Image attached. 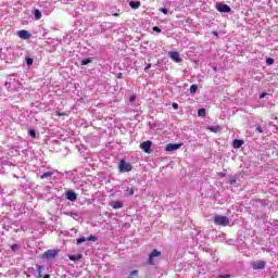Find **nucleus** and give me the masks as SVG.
Listing matches in <instances>:
<instances>
[{
	"label": "nucleus",
	"instance_id": "37",
	"mask_svg": "<svg viewBox=\"0 0 278 278\" xmlns=\"http://www.w3.org/2000/svg\"><path fill=\"white\" fill-rule=\"evenodd\" d=\"M149 68H151V63H149V64L144 67V71H149Z\"/></svg>",
	"mask_w": 278,
	"mask_h": 278
},
{
	"label": "nucleus",
	"instance_id": "4",
	"mask_svg": "<svg viewBox=\"0 0 278 278\" xmlns=\"http://www.w3.org/2000/svg\"><path fill=\"white\" fill-rule=\"evenodd\" d=\"M160 255H162V252L159 251V250H153L150 255H149V258H148V264H150V266H155V257H160Z\"/></svg>",
	"mask_w": 278,
	"mask_h": 278
},
{
	"label": "nucleus",
	"instance_id": "41",
	"mask_svg": "<svg viewBox=\"0 0 278 278\" xmlns=\"http://www.w3.org/2000/svg\"><path fill=\"white\" fill-rule=\"evenodd\" d=\"M73 215H74V216H77V213H71V216H73Z\"/></svg>",
	"mask_w": 278,
	"mask_h": 278
},
{
	"label": "nucleus",
	"instance_id": "14",
	"mask_svg": "<svg viewBox=\"0 0 278 278\" xmlns=\"http://www.w3.org/2000/svg\"><path fill=\"white\" fill-rule=\"evenodd\" d=\"M37 278H42V274L45 273V266L42 265H37Z\"/></svg>",
	"mask_w": 278,
	"mask_h": 278
},
{
	"label": "nucleus",
	"instance_id": "40",
	"mask_svg": "<svg viewBox=\"0 0 278 278\" xmlns=\"http://www.w3.org/2000/svg\"><path fill=\"white\" fill-rule=\"evenodd\" d=\"M43 278H51L49 274L45 275Z\"/></svg>",
	"mask_w": 278,
	"mask_h": 278
},
{
	"label": "nucleus",
	"instance_id": "20",
	"mask_svg": "<svg viewBox=\"0 0 278 278\" xmlns=\"http://www.w3.org/2000/svg\"><path fill=\"white\" fill-rule=\"evenodd\" d=\"M189 90H190V94H195L197 90H199V86L191 85Z\"/></svg>",
	"mask_w": 278,
	"mask_h": 278
},
{
	"label": "nucleus",
	"instance_id": "11",
	"mask_svg": "<svg viewBox=\"0 0 278 278\" xmlns=\"http://www.w3.org/2000/svg\"><path fill=\"white\" fill-rule=\"evenodd\" d=\"M169 56L174 62H177V63L181 62V56H179V52L177 51L169 52Z\"/></svg>",
	"mask_w": 278,
	"mask_h": 278
},
{
	"label": "nucleus",
	"instance_id": "13",
	"mask_svg": "<svg viewBox=\"0 0 278 278\" xmlns=\"http://www.w3.org/2000/svg\"><path fill=\"white\" fill-rule=\"evenodd\" d=\"M218 12H231V8L227 4H222L217 7Z\"/></svg>",
	"mask_w": 278,
	"mask_h": 278
},
{
	"label": "nucleus",
	"instance_id": "28",
	"mask_svg": "<svg viewBox=\"0 0 278 278\" xmlns=\"http://www.w3.org/2000/svg\"><path fill=\"white\" fill-rule=\"evenodd\" d=\"M152 29H153V31H156L157 34H160L162 31V28H160L157 26H154Z\"/></svg>",
	"mask_w": 278,
	"mask_h": 278
},
{
	"label": "nucleus",
	"instance_id": "33",
	"mask_svg": "<svg viewBox=\"0 0 278 278\" xmlns=\"http://www.w3.org/2000/svg\"><path fill=\"white\" fill-rule=\"evenodd\" d=\"M85 240H86V238H84V237L83 238H78L77 239V244H81Z\"/></svg>",
	"mask_w": 278,
	"mask_h": 278
},
{
	"label": "nucleus",
	"instance_id": "16",
	"mask_svg": "<svg viewBox=\"0 0 278 278\" xmlns=\"http://www.w3.org/2000/svg\"><path fill=\"white\" fill-rule=\"evenodd\" d=\"M207 129L213 134H218V131H220V126H210Z\"/></svg>",
	"mask_w": 278,
	"mask_h": 278
},
{
	"label": "nucleus",
	"instance_id": "17",
	"mask_svg": "<svg viewBox=\"0 0 278 278\" xmlns=\"http://www.w3.org/2000/svg\"><path fill=\"white\" fill-rule=\"evenodd\" d=\"M34 15H35L36 21H40V18H42V13L38 9H36L34 11Z\"/></svg>",
	"mask_w": 278,
	"mask_h": 278
},
{
	"label": "nucleus",
	"instance_id": "1",
	"mask_svg": "<svg viewBox=\"0 0 278 278\" xmlns=\"http://www.w3.org/2000/svg\"><path fill=\"white\" fill-rule=\"evenodd\" d=\"M214 223L220 227H227L229 225V217L217 215L214 217Z\"/></svg>",
	"mask_w": 278,
	"mask_h": 278
},
{
	"label": "nucleus",
	"instance_id": "43",
	"mask_svg": "<svg viewBox=\"0 0 278 278\" xmlns=\"http://www.w3.org/2000/svg\"><path fill=\"white\" fill-rule=\"evenodd\" d=\"M114 16H118V13H115Z\"/></svg>",
	"mask_w": 278,
	"mask_h": 278
},
{
	"label": "nucleus",
	"instance_id": "39",
	"mask_svg": "<svg viewBox=\"0 0 278 278\" xmlns=\"http://www.w3.org/2000/svg\"><path fill=\"white\" fill-rule=\"evenodd\" d=\"M225 173H219V177H225Z\"/></svg>",
	"mask_w": 278,
	"mask_h": 278
},
{
	"label": "nucleus",
	"instance_id": "8",
	"mask_svg": "<svg viewBox=\"0 0 278 278\" xmlns=\"http://www.w3.org/2000/svg\"><path fill=\"white\" fill-rule=\"evenodd\" d=\"M17 36L22 38V40H29V38H31V34L25 29L17 31Z\"/></svg>",
	"mask_w": 278,
	"mask_h": 278
},
{
	"label": "nucleus",
	"instance_id": "45",
	"mask_svg": "<svg viewBox=\"0 0 278 278\" xmlns=\"http://www.w3.org/2000/svg\"><path fill=\"white\" fill-rule=\"evenodd\" d=\"M13 249H16V245H13Z\"/></svg>",
	"mask_w": 278,
	"mask_h": 278
},
{
	"label": "nucleus",
	"instance_id": "30",
	"mask_svg": "<svg viewBox=\"0 0 278 278\" xmlns=\"http://www.w3.org/2000/svg\"><path fill=\"white\" fill-rule=\"evenodd\" d=\"M29 134H30L31 138H36V130L30 129V130H29Z\"/></svg>",
	"mask_w": 278,
	"mask_h": 278
},
{
	"label": "nucleus",
	"instance_id": "35",
	"mask_svg": "<svg viewBox=\"0 0 278 278\" xmlns=\"http://www.w3.org/2000/svg\"><path fill=\"white\" fill-rule=\"evenodd\" d=\"M266 94H268V93H266V92L261 93L260 99H264L266 97Z\"/></svg>",
	"mask_w": 278,
	"mask_h": 278
},
{
	"label": "nucleus",
	"instance_id": "15",
	"mask_svg": "<svg viewBox=\"0 0 278 278\" xmlns=\"http://www.w3.org/2000/svg\"><path fill=\"white\" fill-rule=\"evenodd\" d=\"M129 7L132 8V10H138L140 8V1H130Z\"/></svg>",
	"mask_w": 278,
	"mask_h": 278
},
{
	"label": "nucleus",
	"instance_id": "23",
	"mask_svg": "<svg viewBox=\"0 0 278 278\" xmlns=\"http://www.w3.org/2000/svg\"><path fill=\"white\" fill-rule=\"evenodd\" d=\"M198 115L201 116L202 118H205V109H200L198 111Z\"/></svg>",
	"mask_w": 278,
	"mask_h": 278
},
{
	"label": "nucleus",
	"instance_id": "29",
	"mask_svg": "<svg viewBox=\"0 0 278 278\" xmlns=\"http://www.w3.org/2000/svg\"><path fill=\"white\" fill-rule=\"evenodd\" d=\"M129 197H134V188L127 189Z\"/></svg>",
	"mask_w": 278,
	"mask_h": 278
},
{
	"label": "nucleus",
	"instance_id": "44",
	"mask_svg": "<svg viewBox=\"0 0 278 278\" xmlns=\"http://www.w3.org/2000/svg\"><path fill=\"white\" fill-rule=\"evenodd\" d=\"M13 249H16V245H13Z\"/></svg>",
	"mask_w": 278,
	"mask_h": 278
},
{
	"label": "nucleus",
	"instance_id": "36",
	"mask_svg": "<svg viewBox=\"0 0 278 278\" xmlns=\"http://www.w3.org/2000/svg\"><path fill=\"white\" fill-rule=\"evenodd\" d=\"M228 184H230L231 186H233V184H236V179H230V180L228 181Z\"/></svg>",
	"mask_w": 278,
	"mask_h": 278
},
{
	"label": "nucleus",
	"instance_id": "10",
	"mask_svg": "<svg viewBox=\"0 0 278 278\" xmlns=\"http://www.w3.org/2000/svg\"><path fill=\"white\" fill-rule=\"evenodd\" d=\"M110 205L111 207H113V210H121L124 207L125 204L121 201H111Z\"/></svg>",
	"mask_w": 278,
	"mask_h": 278
},
{
	"label": "nucleus",
	"instance_id": "18",
	"mask_svg": "<svg viewBox=\"0 0 278 278\" xmlns=\"http://www.w3.org/2000/svg\"><path fill=\"white\" fill-rule=\"evenodd\" d=\"M81 66H88V64H92V59L88 58V59H84L80 62Z\"/></svg>",
	"mask_w": 278,
	"mask_h": 278
},
{
	"label": "nucleus",
	"instance_id": "26",
	"mask_svg": "<svg viewBox=\"0 0 278 278\" xmlns=\"http://www.w3.org/2000/svg\"><path fill=\"white\" fill-rule=\"evenodd\" d=\"M136 99H137V96H136V94H132V96H130V98H129V102H130V103H134V101H136Z\"/></svg>",
	"mask_w": 278,
	"mask_h": 278
},
{
	"label": "nucleus",
	"instance_id": "38",
	"mask_svg": "<svg viewBox=\"0 0 278 278\" xmlns=\"http://www.w3.org/2000/svg\"><path fill=\"white\" fill-rule=\"evenodd\" d=\"M89 240H92V242H94V240H97V238H94L93 236L89 237Z\"/></svg>",
	"mask_w": 278,
	"mask_h": 278
},
{
	"label": "nucleus",
	"instance_id": "25",
	"mask_svg": "<svg viewBox=\"0 0 278 278\" xmlns=\"http://www.w3.org/2000/svg\"><path fill=\"white\" fill-rule=\"evenodd\" d=\"M130 277H138V269L132 270Z\"/></svg>",
	"mask_w": 278,
	"mask_h": 278
},
{
	"label": "nucleus",
	"instance_id": "32",
	"mask_svg": "<svg viewBox=\"0 0 278 278\" xmlns=\"http://www.w3.org/2000/svg\"><path fill=\"white\" fill-rule=\"evenodd\" d=\"M160 12H163L164 14H168V9L167 8H162V9H160Z\"/></svg>",
	"mask_w": 278,
	"mask_h": 278
},
{
	"label": "nucleus",
	"instance_id": "24",
	"mask_svg": "<svg viewBox=\"0 0 278 278\" xmlns=\"http://www.w3.org/2000/svg\"><path fill=\"white\" fill-rule=\"evenodd\" d=\"M26 64H27V66H31V64H34V59L27 58L26 59Z\"/></svg>",
	"mask_w": 278,
	"mask_h": 278
},
{
	"label": "nucleus",
	"instance_id": "3",
	"mask_svg": "<svg viewBox=\"0 0 278 278\" xmlns=\"http://www.w3.org/2000/svg\"><path fill=\"white\" fill-rule=\"evenodd\" d=\"M58 250H47L42 255V260H55L58 257Z\"/></svg>",
	"mask_w": 278,
	"mask_h": 278
},
{
	"label": "nucleus",
	"instance_id": "27",
	"mask_svg": "<svg viewBox=\"0 0 278 278\" xmlns=\"http://www.w3.org/2000/svg\"><path fill=\"white\" fill-rule=\"evenodd\" d=\"M55 115H56V116H66V113H65V112L56 111V112H55Z\"/></svg>",
	"mask_w": 278,
	"mask_h": 278
},
{
	"label": "nucleus",
	"instance_id": "22",
	"mask_svg": "<svg viewBox=\"0 0 278 278\" xmlns=\"http://www.w3.org/2000/svg\"><path fill=\"white\" fill-rule=\"evenodd\" d=\"M266 64H267V66H273V64H275V59H273V58H267V59H266Z\"/></svg>",
	"mask_w": 278,
	"mask_h": 278
},
{
	"label": "nucleus",
	"instance_id": "5",
	"mask_svg": "<svg viewBox=\"0 0 278 278\" xmlns=\"http://www.w3.org/2000/svg\"><path fill=\"white\" fill-rule=\"evenodd\" d=\"M184 147V142L180 143H168L165 147V151H177V149H181Z\"/></svg>",
	"mask_w": 278,
	"mask_h": 278
},
{
	"label": "nucleus",
	"instance_id": "21",
	"mask_svg": "<svg viewBox=\"0 0 278 278\" xmlns=\"http://www.w3.org/2000/svg\"><path fill=\"white\" fill-rule=\"evenodd\" d=\"M53 173L52 172H46L40 176V179H47V177H52Z\"/></svg>",
	"mask_w": 278,
	"mask_h": 278
},
{
	"label": "nucleus",
	"instance_id": "7",
	"mask_svg": "<svg viewBox=\"0 0 278 278\" xmlns=\"http://www.w3.org/2000/svg\"><path fill=\"white\" fill-rule=\"evenodd\" d=\"M253 270H264L266 268V262L258 261L252 265Z\"/></svg>",
	"mask_w": 278,
	"mask_h": 278
},
{
	"label": "nucleus",
	"instance_id": "12",
	"mask_svg": "<svg viewBox=\"0 0 278 278\" xmlns=\"http://www.w3.org/2000/svg\"><path fill=\"white\" fill-rule=\"evenodd\" d=\"M242 144H244V140L235 139L232 141L233 149H240V148H242Z\"/></svg>",
	"mask_w": 278,
	"mask_h": 278
},
{
	"label": "nucleus",
	"instance_id": "34",
	"mask_svg": "<svg viewBox=\"0 0 278 278\" xmlns=\"http://www.w3.org/2000/svg\"><path fill=\"white\" fill-rule=\"evenodd\" d=\"M172 108H174L175 110H179V104H177V102H174V103L172 104Z\"/></svg>",
	"mask_w": 278,
	"mask_h": 278
},
{
	"label": "nucleus",
	"instance_id": "42",
	"mask_svg": "<svg viewBox=\"0 0 278 278\" xmlns=\"http://www.w3.org/2000/svg\"><path fill=\"white\" fill-rule=\"evenodd\" d=\"M213 71H215V72H216V71H217V68H216V67H213Z\"/></svg>",
	"mask_w": 278,
	"mask_h": 278
},
{
	"label": "nucleus",
	"instance_id": "19",
	"mask_svg": "<svg viewBox=\"0 0 278 278\" xmlns=\"http://www.w3.org/2000/svg\"><path fill=\"white\" fill-rule=\"evenodd\" d=\"M70 260H71L72 262H79V260H81V254L70 255Z\"/></svg>",
	"mask_w": 278,
	"mask_h": 278
},
{
	"label": "nucleus",
	"instance_id": "2",
	"mask_svg": "<svg viewBox=\"0 0 278 278\" xmlns=\"http://www.w3.org/2000/svg\"><path fill=\"white\" fill-rule=\"evenodd\" d=\"M119 173H130L134 168L131 164L126 163L125 160H122L118 164Z\"/></svg>",
	"mask_w": 278,
	"mask_h": 278
},
{
	"label": "nucleus",
	"instance_id": "31",
	"mask_svg": "<svg viewBox=\"0 0 278 278\" xmlns=\"http://www.w3.org/2000/svg\"><path fill=\"white\" fill-rule=\"evenodd\" d=\"M217 278H231V275H229V274L219 275Z\"/></svg>",
	"mask_w": 278,
	"mask_h": 278
},
{
	"label": "nucleus",
	"instance_id": "9",
	"mask_svg": "<svg viewBox=\"0 0 278 278\" xmlns=\"http://www.w3.org/2000/svg\"><path fill=\"white\" fill-rule=\"evenodd\" d=\"M66 199L67 201H72V202L77 201V193H75V191L73 190H70L66 192Z\"/></svg>",
	"mask_w": 278,
	"mask_h": 278
},
{
	"label": "nucleus",
	"instance_id": "6",
	"mask_svg": "<svg viewBox=\"0 0 278 278\" xmlns=\"http://www.w3.org/2000/svg\"><path fill=\"white\" fill-rule=\"evenodd\" d=\"M151 144H153V142H151L150 140L143 141L140 144V149H142V151H144V153H151Z\"/></svg>",
	"mask_w": 278,
	"mask_h": 278
}]
</instances>
